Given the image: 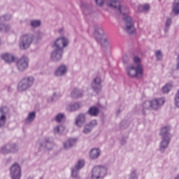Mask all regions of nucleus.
<instances>
[{
    "label": "nucleus",
    "instance_id": "obj_1",
    "mask_svg": "<svg viewBox=\"0 0 179 179\" xmlns=\"http://www.w3.org/2000/svg\"><path fill=\"white\" fill-rule=\"evenodd\" d=\"M107 5L110 8L115 9L117 15L122 17L124 22H126V30L129 34H133L135 31V27H134V22L132 18L129 16V8L125 6H121V3L117 0H107Z\"/></svg>",
    "mask_w": 179,
    "mask_h": 179
},
{
    "label": "nucleus",
    "instance_id": "obj_2",
    "mask_svg": "<svg viewBox=\"0 0 179 179\" xmlns=\"http://www.w3.org/2000/svg\"><path fill=\"white\" fill-rule=\"evenodd\" d=\"M68 45V39L65 37H60L57 38L54 42L55 50L51 54V59L52 61H59L62 58V53L64 48Z\"/></svg>",
    "mask_w": 179,
    "mask_h": 179
},
{
    "label": "nucleus",
    "instance_id": "obj_3",
    "mask_svg": "<svg viewBox=\"0 0 179 179\" xmlns=\"http://www.w3.org/2000/svg\"><path fill=\"white\" fill-rule=\"evenodd\" d=\"M134 65L129 66L127 69V72L131 78H142L143 76V67L141 64V59L136 56L134 57Z\"/></svg>",
    "mask_w": 179,
    "mask_h": 179
},
{
    "label": "nucleus",
    "instance_id": "obj_4",
    "mask_svg": "<svg viewBox=\"0 0 179 179\" xmlns=\"http://www.w3.org/2000/svg\"><path fill=\"white\" fill-rule=\"evenodd\" d=\"M34 39V36L31 34H24L20 38V47L22 50H26L30 47L31 43H33V40Z\"/></svg>",
    "mask_w": 179,
    "mask_h": 179
},
{
    "label": "nucleus",
    "instance_id": "obj_5",
    "mask_svg": "<svg viewBox=\"0 0 179 179\" xmlns=\"http://www.w3.org/2000/svg\"><path fill=\"white\" fill-rule=\"evenodd\" d=\"M107 176V168L102 166H97L92 169V179L103 178Z\"/></svg>",
    "mask_w": 179,
    "mask_h": 179
},
{
    "label": "nucleus",
    "instance_id": "obj_6",
    "mask_svg": "<svg viewBox=\"0 0 179 179\" xmlns=\"http://www.w3.org/2000/svg\"><path fill=\"white\" fill-rule=\"evenodd\" d=\"M33 83H34V78H24L19 83L18 90H20V92L27 90V89H29V87H31V86H33Z\"/></svg>",
    "mask_w": 179,
    "mask_h": 179
},
{
    "label": "nucleus",
    "instance_id": "obj_7",
    "mask_svg": "<svg viewBox=\"0 0 179 179\" xmlns=\"http://www.w3.org/2000/svg\"><path fill=\"white\" fill-rule=\"evenodd\" d=\"M17 67L18 71H23L29 68V58L27 57H22L17 62Z\"/></svg>",
    "mask_w": 179,
    "mask_h": 179
},
{
    "label": "nucleus",
    "instance_id": "obj_8",
    "mask_svg": "<svg viewBox=\"0 0 179 179\" xmlns=\"http://www.w3.org/2000/svg\"><path fill=\"white\" fill-rule=\"evenodd\" d=\"M164 103H165L164 99L161 98L158 99H155L151 101H146L145 104L146 105L150 104V107H152L153 110H159V108H160V106H163Z\"/></svg>",
    "mask_w": 179,
    "mask_h": 179
},
{
    "label": "nucleus",
    "instance_id": "obj_9",
    "mask_svg": "<svg viewBox=\"0 0 179 179\" xmlns=\"http://www.w3.org/2000/svg\"><path fill=\"white\" fill-rule=\"evenodd\" d=\"M13 179H20L22 176L20 166L17 164H14L10 169Z\"/></svg>",
    "mask_w": 179,
    "mask_h": 179
},
{
    "label": "nucleus",
    "instance_id": "obj_10",
    "mask_svg": "<svg viewBox=\"0 0 179 179\" xmlns=\"http://www.w3.org/2000/svg\"><path fill=\"white\" fill-rule=\"evenodd\" d=\"M94 36L98 41H101V43H103V41L106 43V41H108V39H107V36L104 34V31L101 28H98L96 29Z\"/></svg>",
    "mask_w": 179,
    "mask_h": 179
},
{
    "label": "nucleus",
    "instance_id": "obj_11",
    "mask_svg": "<svg viewBox=\"0 0 179 179\" xmlns=\"http://www.w3.org/2000/svg\"><path fill=\"white\" fill-rule=\"evenodd\" d=\"M92 87L94 92L101 90V79L99 77L95 78L92 83Z\"/></svg>",
    "mask_w": 179,
    "mask_h": 179
},
{
    "label": "nucleus",
    "instance_id": "obj_12",
    "mask_svg": "<svg viewBox=\"0 0 179 179\" xmlns=\"http://www.w3.org/2000/svg\"><path fill=\"white\" fill-rule=\"evenodd\" d=\"M97 125L96 120H92L89 124H87L83 130V134H90L92 128H94Z\"/></svg>",
    "mask_w": 179,
    "mask_h": 179
},
{
    "label": "nucleus",
    "instance_id": "obj_13",
    "mask_svg": "<svg viewBox=\"0 0 179 179\" xmlns=\"http://www.w3.org/2000/svg\"><path fill=\"white\" fill-rule=\"evenodd\" d=\"M5 124H6V112H5V109H0V128L2 127H5Z\"/></svg>",
    "mask_w": 179,
    "mask_h": 179
},
{
    "label": "nucleus",
    "instance_id": "obj_14",
    "mask_svg": "<svg viewBox=\"0 0 179 179\" xmlns=\"http://www.w3.org/2000/svg\"><path fill=\"white\" fill-rule=\"evenodd\" d=\"M1 58L8 64H10V62H13V61H15V57L9 53H4L1 55Z\"/></svg>",
    "mask_w": 179,
    "mask_h": 179
},
{
    "label": "nucleus",
    "instance_id": "obj_15",
    "mask_svg": "<svg viewBox=\"0 0 179 179\" xmlns=\"http://www.w3.org/2000/svg\"><path fill=\"white\" fill-rule=\"evenodd\" d=\"M66 66L62 65L57 68V69L55 71L56 76H62V75H65L66 73Z\"/></svg>",
    "mask_w": 179,
    "mask_h": 179
},
{
    "label": "nucleus",
    "instance_id": "obj_16",
    "mask_svg": "<svg viewBox=\"0 0 179 179\" xmlns=\"http://www.w3.org/2000/svg\"><path fill=\"white\" fill-rule=\"evenodd\" d=\"M85 121H86L85 115H79L76 120V125H77V127H82V125L85 124Z\"/></svg>",
    "mask_w": 179,
    "mask_h": 179
},
{
    "label": "nucleus",
    "instance_id": "obj_17",
    "mask_svg": "<svg viewBox=\"0 0 179 179\" xmlns=\"http://www.w3.org/2000/svg\"><path fill=\"white\" fill-rule=\"evenodd\" d=\"M169 143H170V138H169V136H164L161 143L160 150H163V149H166L169 146Z\"/></svg>",
    "mask_w": 179,
    "mask_h": 179
},
{
    "label": "nucleus",
    "instance_id": "obj_18",
    "mask_svg": "<svg viewBox=\"0 0 179 179\" xmlns=\"http://www.w3.org/2000/svg\"><path fill=\"white\" fill-rule=\"evenodd\" d=\"M100 153H101V152L100 151L99 149L93 148L91 150L90 152V157H91V159H97V157L100 156Z\"/></svg>",
    "mask_w": 179,
    "mask_h": 179
},
{
    "label": "nucleus",
    "instance_id": "obj_19",
    "mask_svg": "<svg viewBox=\"0 0 179 179\" xmlns=\"http://www.w3.org/2000/svg\"><path fill=\"white\" fill-rule=\"evenodd\" d=\"M80 108V104L78 103H70L67 106V111H76L78 108Z\"/></svg>",
    "mask_w": 179,
    "mask_h": 179
},
{
    "label": "nucleus",
    "instance_id": "obj_20",
    "mask_svg": "<svg viewBox=\"0 0 179 179\" xmlns=\"http://www.w3.org/2000/svg\"><path fill=\"white\" fill-rule=\"evenodd\" d=\"M76 139L71 138L68 140L64 144V146L65 149H69V148H72L75 143H76Z\"/></svg>",
    "mask_w": 179,
    "mask_h": 179
},
{
    "label": "nucleus",
    "instance_id": "obj_21",
    "mask_svg": "<svg viewBox=\"0 0 179 179\" xmlns=\"http://www.w3.org/2000/svg\"><path fill=\"white\" fill-rule=\"evenodd\" d=\"M71 96L73 99H78V97H82V91H79L78 90L74 89L72 90Z\"/></svg>",
    "mask_w": 179,
    "mask_h": 179
},
{
    "label": "nucleus",
    "instance_id": "obj_22",
    "mask_svg": "<svg viewBox=\"0 0 179 179\" xmlns=\"http://www.w3.org/2000/svg\"><path fill=\"white\" fill-rule=\"evenodd\" d=\"M34 118H36V113L34 112L30 113L25 120L26 124H30V122H32V121H34Z\"/></svg>",
    "mask_w": 179,
    "mask_h": 179
},
{
    "label": "nucleus",
    "instance_id": "obj_23",
    "mask_svg": "<svg viewBox=\"0 0 179 179\" xmlns=\"http://www.w3.org/2000/svg\"><path fill=\"white\" fill-rule=\"evenodd\" d=\"M89 114L90 115H93L94 117H96L97 114H99V108L96 107H92L89 110Z\"/></svg>",
    "mask_w": 179,
    "mask_h": 179
},
{
    "label": "nucleus",
    "instance_id": "obj_24",
    "mask_svg": "<svg viewBox=\"0 0 179 179\" xmlns=\"http://www.w3.org/2000/svg\"><path fill=\"white\" fill-rule=\"evenodd\" d=\"M65 131V127L64 125L57 126L54 129L55 134H62Z\"/></svg>",
    "mask_w": 179,
    "mask_h": 179
},
{
    "label": "nucleus",
    "instance_id": "obj_25",
    "mask_svg": "<svg viewBox=\"0 0 179 179\" xmlns=\"http://www.w3.org/2000/svg\"><path fill=\"white\" fill-rule=\"evenodd\" d=\"M173 87L172 84H166L165 86L162 87V92L163 93H169L171 90V88Z\"/></svg>",
    "mask_w": 179,
    "mask_h": 179
},
{
    "label": "nucleus",
    "instance_id": "obj_26",
    "mask_svg": "<svg viewBox=\"0 0 179 179\" xmlns=\"http://www.w3.org/2000/svg\"><path fill=\"white\" fill-rule=\"evenodd\" d=\"M172 20L171 18L168 17L165 22V28H164V31H167L169 30V29H170V26H171V23H172Z\"/></svg>",
    "mask_w": 179,
    "mask_h": 179
},
{
    "label": "nucleus",
    "instance_id": "obj_27",
    "mask_svg": "<svg viewBox=\"0 0 179 179\" xmlns=\"http://www.w3.org/2000/svg\"><path fill=\"white\" fill-rule=\"evenodd\" d=\"M172 10L175 15L179 14V2L173 3Z\"/></svg>",
    "mask_w": 179,
    "mask_h": 179
},
{
    "label": "nucleus",
    "instance_id": "obj_28",
    "mask_svg": "<svg viewBox=\"0 0 179 179\" xmlns=\"http://www.w3.org/2000/svg\"><path fill=\"white\" fill-rule=\"evenodd\" d=\"M150 8V6H149V4L139 6H138V12H143V10H149Z\"/></svg>",
    "mask_w": 179,
    "mask_h": 179
},
{
    "label": "nucleus",
    "instance_id": "obj_29",
    "mask_svg": "<svg viewBox=\"0 0 179 179\" xmlns=\"http://www.w3.org/2000/svg\"><path fill=\"white\" fill-rule=\"evenodd\" d=\"M85 166V161L84 160H78L77 163V166H76V169L77 170H80Z\"/></svg>",
    "mask_w": 179,
    "mask_h": 179
},
{
    "label": "nucleus",
    "instance_id": "obj_30",
    "mask_svg": "<svg viewBox=\"0 0 179 179\" xmlns=\"http://www.w3.org/2000/svg\"><path fill=\"white\" fill-rule=\"evenodd\" d=\"M14 149H15V147H12L11 150H8V147H3L0 150V153H3L4 155L6 154V153H10V151L13 152Z\"/></svg>",
    "mask_w": 179,
    "mask_h": 179
},
{
    "label": "nucleus",
    "instance_id": "obj_31",
    "mask_svg": "<svg viewBox=\"0 0 179 179\" xmlns=\"http://www.w3.org/2000/svg\"><path fill=\"white\" fill-rule=\"evenodd\" d=\"M170 126H166L164 128L162 129V135H167V134H169L170 132Z\"/></svg>",
    "mask_w": 179,
    "mask_h": 179
},
{
    "label": "nucleus",
    "instance_id": "obj_32",
    "mask_svg": "<svg viewBox=\"0 0 179 179\" xmlns=\"http://www.w3.org/2000/svg\"><path fill=\"white\" fill-rule=\"evenodd\" d=\"M41 24V22L40 20H32L31 21V26L32 27H38Z\"/></svg>",
    "mask_w": 179,
    "mask_h": 179
},
{
    "label": "nucleus",
    "instance_id": "obj_33",
    "mask_svg": "<svg viewBox=\"0 0 179 179\" xmlns=\"http://www.w3.org/2000/svg\"><path fill=\"white\" fill-rule=\"evenodd\" d=\"M65 117V115L63 113H59L58 114L56 117H55V120L57 121V122H61V121L63 120V118Z\"/></svg>",
    "mask_w": 179,
    "mask_h": 179
},
{
    "label": "nucleus",
    "instance_id": "obj_34",
    "mask_svg": "<svg viewBox=\"0 0 179 179\" xmlns=\"http://www.w3.org/2000/svg\"><path fill=\"white\" fill-rule=\"evenodd\" d=\"M9 29H10V27H9V25H0V30H1L2 31H8Z\"/></svg>",
    "mask_w": 179,
    "mask_h": 179
},
{
    "label": "nucleus",
    "instance_id": "obj_35",
    "mask_svg": "<svg viewBox=\"0 0 179 179\" xmlns=\"http://www.w3.org/2000/svg\"><path fill=\"white\" fill-rule=\"evenodd\" d=\"M54 143L52 142L46 141L45 147L48 150H51L52 148H53Z\"/></svg>",
    "mask_w": 179,
    "mask_h": 179
},
{
    "label": "nucleus",
    "instance_id": "obj_36",
    "mask_svg": "<svg viewBox=\"0 0 179 179\" xmlns=\"http://www.w3.org/2000/svg\"><path fill=\"white\" fill-rule=\"evenodd\" d=\"M155 55L157 58V59H162V52L160 50H157L155 52Z\"/></svg>",
    "mask_w": 179,
    "mask_h": 179
},
{
    "label": "nucleus",
    "instance_id": "obj_37",
    "mask_svg": "<svg viewBox=\"0 0 179 179\" xmlns=\"http://www.w3.org/2000/svg\"><path fill=\"white\" fill-rule=\"evenodd\" d=\"M96 5L99 6H103V3H104V0H95Z\"/></svg>",
    "mask_w": 179,
    "mask_h": 179
},
{
    "label": "nucleus",
    "instance_id": "obj_38",
    "mask_svg": "<svg viewBox=\"0 0 179 179\" xmlns=\"http://www.w3.org/2000/svg\"><path fill=\"white\" fill-rule=\"evenodd\" d=\"M71 175H72L73 177H77L78 172L75 170H72Z\"/></svg>",
    "mask_w": 179,
    "mask_h": 179
},
{
    "label": "nucleus",
    "instance_id": "obj_39",
    "mask_svg": "<svg viewBox=\"0 0 179 179\" xmlns=\"http://www.w3.org/2000/svg\"><path fill=\"white\" fill-rule=\"evenodd\" d=\"M3 19L4 20H9L10 19V15H5Z\"/></svg>",
    "mask_w": 179,
    "mask_h": 179
},
{
    "label": "nucleus",
    "instance_id": "obj_40",
    "mask_svg": "<svg viewBox=\"0 0 179 179\" xmlns=\"http://www.w3.org/2000/svg\"><path fill=\"white\" fill-rule=\"evenodd\" d=\"M177 69H179V55H178V57Z\"/></svg>",
    "mask_w": 179,
    "mask_h": 179
},
{
    "label": "nucleus",
    "instance_id": "obj_41",
    "mask_svg": "<svg viewBox=\"0 0 179 179\" xmlns=\"http://www.w3.org/2000/svg\"><path fill=\"white\" fill-rule=\"evenodd\" d=\"M175 179H179V176H178Z\"/></svg>",
    "mask_w": 179,
    "mask_h": 179
}]
</instances>
